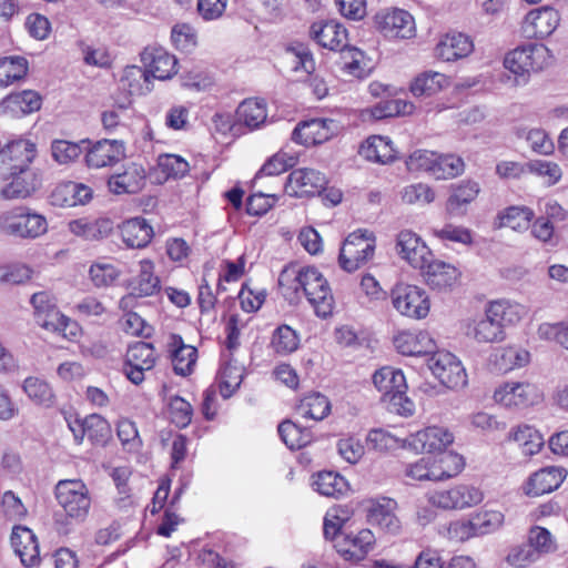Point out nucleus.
I'll return each instance as SVG.
<instances>
[{
  "label": "nucleus",
  "instance_id": "nucleus-40",
  "mask_svg": "<svg viewBox=\"0 0 568 568\" xmlns=\"http://www.w3.org/2000/svg\"><path fill=\"white\" fill-rule=\"evenodd\" d=\"M464 159L454 153L440 154L436 152V161L433 166L435 180H450L460 176L465 172Z\"/></svg>",
  "mask_w": 568,
  "mask_h": 568
},
{
  "label": "nucleus",
  "instance_id": "nucleus-39",
  "mask_svg": "<svg viewBox=\"0 0 568 568\" xmlns=\"http://www.w3.org/2000/svg\"><path fill=\"white\" fill-rule=\"evenodd\" d=\"M267 118L266 104L263 100L247 99L236 109V119L239 122L250 129H256L265 122Z\"/></svg>",
  "mask_w": 568,
  "mask_h": 568
},
{
  "label": "nucleus",
  "instance_id": "nucleus-41",
  "mask_svg": "<svg viewBox=\"0 0 568 568\" xmlns=\"http://www.w3.org/2000/svg\"><path fill=\"white\" fill-rule=\"evenodd\" d=\"M121 83L123 88L128 89L130 94L143 95L152 90L151 77L144 67H126L123 71Z\"/></svg>",
  "mask_w": 568,
  "mask_h": 568
},
{
  "label": "nucleus",
  "instance_id": "nucleus-63",
  "mask_svg": "<svg viewBox=\"0 0 568 568\" xmlns=\"http://www.w3.org/2000/svg\"><path fill=\"white\" fill-rule=\"evenodd\" d=\"M82 153L81 143L65 140H54L51 144V154L59 164H68L77 160Z\"/></svg>",
  "mask_w": 568,
  "mask_h": 568
},
{
  "label": "nucleus",
  "instance_id": "nucleus-6",
  "mask_svg": "<svg viewBox=\"0 0 568 568\" xmlns=\"http://www.w3.org/2000/svg\"><path fill=\"white\" fill-rule=\"evenodd\" d=\"M55 498L64 509L67 516L78 523H82L91 506L89 489L82 480L63 479L55 485Z\"/></svg>",
  "mask_w": 568,
  "mask_h": 568
},
{
  "label": "nucleus",
  "instance_id": "nucleus-22",
  "mask_svg": "<svg viewBox=\"0 0 568 568\" xmlns=\"http://www.w3.org/2000/svg\"><path fill=\"white\" fill-rule=\"evenodd\" d=\"M399 355H437L439 348L427 332H398L393 338Z\"/></svg>",
  "mask_w": 568,
  "mask_h": 568
},
{
  "label": "nucleus",
  "instance_id": "nucleus-31",
  "mask_svg": "<svg viewBox=\"0 0 568 568\" xmlns=\"http://www.w3.org/2000/svg\"><path fill=\"white\" fill-rule=\"evenodd\" d=\"M485 310L503 331L507 326L519 323L526 314L521 304L504 298L488 302Z\"/></svg>",
  "mask_w": 568,
  "mask_h": 568
},
{
  "label": "nucleus",
  "instance_id": "nucleus-34",
  "mask_svg": "<svg viewBox=\"0 0 568 568\" xmlns=\"http://www.w3.org/2000/svg\"><path fill=\"white\" fill-rule=\"evenodd\" d=\"M507 440L517 443L525 456H532L544 446L541 434L529 425H519L510 429Z\"/></svg>",
  "mask_w": 568,
  "mask_h": 568
},
{
  "label": "nucleus",
  "instance_id": "nucleus-10",
  "mask_svg": "<svg viewBox=\"0 0 568 568\" xmlns=\"http://www.w3.org/2000/svg\"><path fill=\"white\" fill-rule=\"evenodd\" d=\"M36 158V145L30 141L19 140L0 149V179L7 181L16 172L30 169Z\"/></svg>",
  "mask_w": 568,
  "mask_h": 568
},
{
  "label": "nucleus",
  "instance_id": "nucleus-27",
  "mask_svg": "<svg viewBox=\"0 0 568 568\" xmlns=\"http://www.w3.org/2000/svg\"><path fill=\"white\" fill-rule=\"evenodd\" d=\"M426 284L434 290H447L453 287L458 278L459 271L452 264L439 260L429 258L425 267L419 268Z\"/></svg>",
  "mask_w": 568,
  "mask_h": 568
},
{
  "label": "nucleus",
  "instance_id": "nucleus-18",
  "mask_svg": "<svg viewBox=\"0 0 568 568\" xmlns=\"http://www.w3.org/2000/svg\"><path fill=\"white\" fill-rule=\"evenodd\" d=\"M143 67L151 79L168 80L178 73V60L161 47H146L141 53Z\"/></svg>",
  "mask_w": 568,
  "mask_h": 568
},
{
  "label": "nucleus",
  "instance_id": "nucleus-2",
  "mask_svg": "<svg viewBox=\"0 0 568 568\" xmlns=\"http://www.w3.org/2000/svg\"><path fill=\"white\" fill-rule=\"evenodd\" d=\"M550 51L540 43H530L518 47L508 52L504 59V67L514 74V85L526 84L530 72L546 68L550 62Z\"/></svg>",
  "mask_w": 568,
  "mask_h": 568
},
{
  "label": "nucleus",
  "instance_id": "nucleus-59",
  "mask_svg": "<svg viewBox=\"0 0 568 568\" xmlns=\"http://www.w3.org/2000/svg\"><path fill=\"white\" fill-rule=\"evenodd\" d=\"M414 105L405 100H386L377 103L371 111L372 116L375 119H384L396 115L410 114Z\"/></svg>",
  "mask_w": 568,
  "mask_h": 568
},
{
  "label": "nucleus",
  "instance_id": "nucleus-26",
  "mask_svg": "<svg viewBox=\"0 0 568 568\" xmlns=\"http://www.w3.org/2000/svg\"><path fill=\"white\" fill-rule=\"evenodd\" d=\"M124 144L118 140H101L95 142L85 154L89 168L100 169L110 166L124 158Z\"/></svg>",
  "mask_w": 568,
  "mask_h": 568
},
{
  "label": "nucleus",
  "instance_id": "nucleus-16",
  "mask_svg": "<svg viewBox=\"0 0 568 568\" xmlns=\"http://www.w3.org/2000/svg\"><path fill=\"white\" fill-rule=\"evenodd\" d=\"M560 16L551 7H541L529 11L523 21V32L527 38L544 39L558 28Z\"/></svg>",
  "mask_w": 568,
  "mask_h": 568
},
{
  "label": "nucleus",
  "instance_id": "nucleus-8",
  "mask_svg": "<svg viewBox=\"0 0 568 568\" xmlns=\"http://www.w3.org/2000/svg\"><path fill=\"white\" fill-rule=\"evenodd\" d=\"M342 130L338 121L328 118H316L300 122L292 132V140L304 146L323 144Z\"/></svg>",
  "mask_w": 568,
  "mask_h": 568
},
{
  "label": "nucleus",
  "instance_id": "nucleus-17",
  "mask_svg": "<svg viewBox=\"0 0 568 568\" xmlns=\"http://www.w3.org/2000/svg\"><path fill=\"white\" fill-rule=\"evenodd\" d=\"M428 368L448 388L458 389L467 385L466 368L458 357H428Z\"/></svg>",
  "mask_w": 568,
  "mask_h": 568
},
{
  "label": "nucleus",
  "instance_id": "nucleus-43",
  "mask_svg": "<svg viewBox=\"0 0 568 568\" xmlns=\"http://www.w3.org/2000/svg\"><path fill=\"white\" fill-rule=\"evenodd\" d=\"M28 73V61L23 57L13 55L0 59V87H8L23 79Z\"/></svg>",
  "mask_w": 568,
  "mask_h": 568
},
{
  "label": "nucleus",
  "instance_id": "nucleus-14",
  "mask_svg": "<svg viewBox=\"0 0 568 568\" xmlns=\"http://www.w3.org/2000/svg\"><path fill=\"white\" fill-rule=\"evenodd\" d=\"M327 181L323 173L315 169L303 168L290 173L285 192L290 196L303 197L320 194Z\"/></svg>",
  "mask_w": 568,
  "mask_h": 568
},
{
  "label": "nucleus",
  "instance_id": "nucleus-35",
  "mask_svg": "<svg viewBox=\"0 0 568 568\" xmlns=\"http://www.w3.org/2000/svg\"><path fill=\"white\" fill-rule=\"evenodd\" d=\"M41 97L33 90L11 93L2 100V106L13 115L28 114L41 106Z\"/></svg>",
  "mask_w": 568,
  "mask_h": 568
},
{
  "label": "nucleus",
  "instance_id": "nucleus-54",
  "mask_svg": "<svg viewBox=\"0 0 568 568\" xmlns=\"http://www.w3.org/2000/svg\"><path fill=\"white\" fill-rule=\"evenodd\" d=\"M36 322L44 329L59 333L62 336L68 335V326L75 328V323L60 313L57 306L51 307L47 313H40V316Z\"/></svg>",
  "mask_w": 568,
  "mask_h": 568
},
{
  "label": "nucleus",
  "instance_id": "nucleus-53",
  "mask_svg": "<svg viewBox=\"0 0 568 568\" xmlns=\"http://www.w3.org/2000/svg\"><path fill=\"white\" fill-rule=\"evenodd\" d=\"M470 517H460L444 525L439 534L454 542H464L475 537Z\"/></svg>",
  "mask_w": 568,
  "mask_h": 568
},
{
  "label": "nucleus",
  "instance_id": "nucleus-38",
  "mask_svg": "<svg viewBox=\"0 0 568 568\" xmlns=\"http://www.w3.org/2000/svg\"><path fill=\"white\" fill-rule=\"evenodd\" d=\"M314 489L323 496L338 498L348 490L346 479L335 471H320L313 479Z\"/></svg>",
  "mask_w": 568,
  "mask_h": 568
},
{
  "label": "nucleus",
  "instance_id": "nucleus-13",
  "mask_svg": "<svg viewBox=\"0 0 568 568\" xmlns=\"http://www.w3.org/2000/svg\"><path fill=\"white\" fill-rule=\"evenodd\" d=\"M377 28L390 39H409L415 34L414 18L402 9H386L375 16Z\"/></svg>",
  "mask_w": 568,
  "mask_h": 568
},
{
  "label": "nucleus",
  "instance_id": "nucleus-36",
  "mask_svg": "<svg viewBox=\"0 0 568 568\" xmlns=\"http://www.w3.org/2000/svg\"><path fill=\"white\" fill-rule=\"evenodd\" d=\"M296 413L305 419L323 420L331 413V403L325 395L311 393L301 399Z\"/></svg>",
  "mask_w": 568,
  "mask_h": 568
},
{
  "label": "nucleus",
  "instance_id": "nucleus-24",
  "mask_svg": "<svg viewBox=\"0 0 568 568\" xmlns=\"http://www.w3.org/2000/svg\"><path fill=\"white\" fill-rule=\"evenodd\" d=\"M566 478V470L561 467L549 466L535 471L524 486L528 496L537 497L557 489Z\"/></svg>",
  "mask_w": 568,
  "mask_h": 568
},
{
  "label": "nucleus",
  "instance_id": "nucleus-21",
  "mask_svg": "<svg viewBox=\"0 0 568 568\" xmlns=\"http://www.w3.org/2000/svg\"><path fill=\"white\" fill-rule=\"evenodd\" d=\"M396 250L398 255L414 268H423L432 257L425 242L414 232L405 230L397 235Z\"/></svg>",
  "mask_w": 568,
  "mask_h": 568
},
{
  "label": "nucleus",
  "instance_id": "nucleus-15",
  "mask_svg": "<svg viewBox=\"0 0 568 568\" xmlns=\"http://www.w3.org/2000/svg\"><path fill=\"white\" fill-rule=\"evenodd\" d=\"M146 184L145 169L138 163L130 162L122 166V171L113 173L108 179L109 191L113 194H136Z\"/></svg>",
  "mask_w": 568,
  "mask_h": 568
},
{
  "label": "nucleus",
  "instance_id": "nucleus-11",
  "mask_svg": "<svg viewBox=\"0 0 568 568\" xmlns=\"http://www.w3.org/2000/svg\"><path fill=\"white\" fill-rule=\"evenodd\" d=\"M398 503L389 497L371 499L366 507L367 521L382 531L396 536L402 532L403 525L397 516Z\"/></svg>",
  "mask_w": 568,
  "mask_h": 568
},
{
  "label": "nucleus",
  "instance_id": "nucleus-55",
  "mask_svg": "<svg viewBox=\"0 0 568 568\" xmlns=\"http://www.w3.org/2000/svg\"><path fill=\"white\" fill-rule=\"evenodd\" d=\"M271 345L277 354H291L297 349L300 338L294 329L282 325L273 333Z\"/></svg>",
  "mask_w": 568,
  "mask_h": 568
},
{
  "label": "nucleus",
  "instance_id": "nucleus-12",
  "mask_svg": "<svg viewBox=\"0 0 568 568\" xmlns=\"http://www.w3.org/2000/svg\"><path fill=\"white\" fill-rule=\"evenodd\" d=\"M454 442V435L446 427L430 426L405 438L407 447L416 453H440Z\"/></svg>",
  "mask_w": 568,
  "mask_h": 568
},
{
  "label": "nucleus",
  "instance_id": "nucleus-45",
  "mask_svg": "<svg viewBox=\"0 0 568 568\" xmlns=\"http://www.w3.org/2000/svg\"><path fill=\"white\" fill-rule=\"evenodd\" d=\"M527 544L531 547L538 559L557 549L555 537L548 529L541 526L530 527L527 534Z\"/></svg>",
  "mask_w": 568,
  "mask_h": 568
},
{
  "label": "nucleus",
  "instance_id": "nucleus-7",
  "mask_svg": "<svg viewBox=\"0 0 568 568\" xmlns=\"http://www.w3.org/2000/svg\"><path fill=\"white\" fill-rule=\"evenodd\" d=\"M394 308L402 315L414 320L425 318L430 311V301L419 286L399 283L390 293Z\"/></svg>",
  "mask_w": 568,
  "mask_h": 568
},
{
  "label": "nucleus",
  "instance_id": "nucleus-44",
  "mask_svg": "<svg viewBox=\"0 0 568 568\" xmlns=\"http://www.w3.org/2000/svg\"><path fill=\"white\" fill-rule=\"evenodd\" d=\"M156 171L161 174L158 178L160 183L169 179H179L189 171V163L175 154H161L158 158Z\"/></svg>",
  "mask_w": 568,
  "mask_h": 568
},
{
  "label": "nucleus",
  "instance_id": "nucleus-19",
  "mask_svg": "<svg viewBox=\"0 0 568 568\" xmlns=\"http://www.w3.org/2000/svg\"><path fill=\"white\" fill-rule=\"evenodd\" d=\"M375 535L369 529H361L356 534L338 536L334 547L345 559L362 560L375 546Z\"/></svg>",
  "mask_w": 568,
  "mask_h": 568
},
{
  "label": "nucleus",
  "instance_id": "nucleus-23",
  "mask_svg": "<svg viewBox=\"0 0 568 568\" xmlns=\"http://www.w3.org/2000/svg\"><path fill=\"white\" fill-rule=\"evenodd\" d=\"M311 37L323 48L332 51H343L347 48V30L337 21L314 22Z\"/></svg>",
  "mask_w": 568,
  "mask_h": 568
},
{
  "label": "nucleus",
  "instance_id": "nucleus-58",
  "mask_svg": "<svg viewBox=\"0 0 568 568\" xmlns=\"http://www.w3.org/2000/svg\"><path fill=\"white\" fill-rule=\"evenodd\" d=\"M243 379V368L227 362L221 369V383L219 385L220 394L223 398H229L240 387Z\"/></svg>",
  "mask_w": 568,
  "mask_h": 568
},
{
  "label": "nucleus",
  "instance_id": "nucleus-52",
  "mask_svg": "<svg viewBox=\"0 0 568 568\" xmlns=\"http://www.w3.org/2000/svg\"><path fill=\"white\" fill-rule=\"evenodd\" d=\"M23 390L38 405L51 406L54 402L51 386L38 377H28L23 383Z\"/></svg>",
  "mask_w": 568,
  "mask_h": 568
},
{
  "label": "nucleus",
  "instance_id": "nucleus-30",
  "mask_svg": "<svg viewBox=\"0 0 568 568\" xmlns=\"http://www.w3.org/2000/svg\"><path fill=\"white\" fill-rule=\"evenodd\" d=\"M474 50L473 40L464 33L444 36L435 48L436 57L444 61H455L467 57Z\"/></svg>",
  "mask_w": 568,
  "mask_h": 568
},
{
  "label": "nucleus",
  "instance_id": "nucleus-33",
  "mask_svg": "<svg viewBox=\"0 0 568 568\" xmlns=\"http://www.w3.org/2000/svg\"><path fill=\"white\" fill-rule=\"evenodd\" d=\"M467 335L477 343L491 344L504 341L505 333L493 317L485 311L483 317L467 325Z\"/></svg>",
  "mask_w": 568,
  "mask_h": 568
},
{
  "label": "nucleus",
  "instance_id": "nucleus-32",
  "mask_svg": "<svg viewBox=\"0 0 568 568\" xmlns=\"http://www.w3.org/2000/svg\"><path fill=\"white\" fill-rule=\"evenodd\" d=\"M120 231L123 242L131 248L145 247L153 236L152 226L142 217L124 221L120 226Z\"/></svg>",
  "mask_w": 568,
  "mask_h": 568
},
{
  "label": "nucleus",
  "instance_id": "nucleus-61",
  "mask_svg": "<svg viewBox=\"0 0 568 568\" xmlns=\"http://www.w3.org/2000/svg\"><path fill=\"white\" fill-rule=\"evenodd\" d=\"M539 559L526 542L509 547L505 561L515 568H527Z\"/></svg>",
  "mask_w": 568,
  "mask_h": 568
},
{
  "label": "nucleus",
  "instance_id": "nucleus-60",
  "mask_svg": "<svg viewBox=\"0 0 568 568\" xmlns=\"http://www.w3.org/2000/svg\"><path fill=\"white\" fill-rule=\"evenodd\" d=\"M367 443L374 449L379 452L393 450L398 447H407L405 439L400 440L383 428L372 429L367 435Z\"/></svg>",
  "mask_w": 568,
  "mask_h": 568
},
{
  "label": "nucleus",
  "instance_id": "nucleus-50",
  "mask_svg": "<svg viewBox=\"0 0 568 568\" xmlns=\"http://www.w3.org/2000/svg\"><path fill=\"white\" fill-rule=\"evenodd\" d=\"M153 263L149 260L140 262V273L133 292L140 296L153 295L160 288V280L153 275Z\"/></svg>",
  "mask_w": 568,
  "mask_h": 568
},
{
  "label": "nucleus",
  "instance_id": "nucleus-20",
  "mask_svg": "<svg viewBox=\"0 0 568 568\" xmlns=\"http://www.w3.org/2000/svg\"><path fill=\"white\" fill-rule=\"evenodd\" d=\"M0 195L4 200L27 199L36 193L41 186V176L33 168L16 172L3 181Z\"/></svg>",
  "mask_w": 568,
  "mask_h": 568
},
{
  "label": "nucleus",
  "instance_id": "nucleus-64",
  "mask_svg": "<svg viewBox=\"0 0 568 568\" xmlns=\"http://www.w3.org/2000/svg\"><path fill=\"white\" fill-rule=\"evenodd\" d=\"M537 333L541 339L555 341L568 351V318L558 323H542Z\"/></svg>",
  "mask_w": 568,
  "mask_h": 568
},
{
  "label": "nucleus",
  "instance_id": "nucleus-62",
  "mask_svg": "<svg viewBox=\"0 0 568 568\" xmlns=\"http://www.w3.org/2000/svg\"><path fill=\"white\" fill-rule=\"evenodd\" d=\"M402 200L407 204L426 205L435 200L434 190L425 183H415L405 186L402 192Z\"/></svg>",
  "mask_w": 568,
  "mask_h": 568
},
{
  "label": "nucleus",
  "instance_id": "nucleus-57",
  "mask_svg": "<svg viewBox=\"0 0 568 568\" xmlns=\"http://www.w3.org/2000/svg\"><path fill=\"white\" fill-rule=\"evenodd\" d=\"M85 433L93 444L103 445L111 436V426L108 420L99 414H91L84 418Z\"/></svg>",
  "mask_w": 568,
  "mask_h": 568
},
{
  "label": "nucleus",
  "instance_id": "nucleus-28",
  "mask_svg": "<svg viewBox=\"0 0 568 568\" xmlns=\"http://www.w3.org/2000/svg\"><path fill=\"white\" fill-rule=\"evenodd\" d=\"M359 154L369 162L390 164L398 158L393 141L385 135H371L359 146Z\"/></svg>",
  "mask_w": 568,
  "mask_h": 568
},
{
  "label": "nucleus",
  "instance_id": "nucleus-9",
  "mask_svg": "<svg viewBox=\"0 0 568 568\" xmlns=\"http://www.w3.org/2000/svg\"><path fill=\"white\" fill-rule=\"evenodd\" d=\"M493 397L497 404L518 410L535 406L542 400L539 388L530 383H505L495 389Z\"/></svg>",
  "mask_w": 568,
  "mask_h": 568
},
{
  "label": "nucleus",
  "instance_id": "nucleus-46",
  "mask_svg": "<svg viewBox=\"0 0 568 568\" xmlns=\"http://www.w3.org/2000/svg\"><path fill=\"white\" fill-rule=\"evenodd\" d=\"M278 435L290 449H300L312 440L311 432L303 429L291 420L282 422L277 427Z\"/></svg>",
  "mask_w": 568,
  "mask_h": 568
},
{
  "label": "nucleus",
  "instance_id": "nucleus-51",
  "mask_svg": "<svg viewBox=\"0 0 568 568\" xmlns=\"http://www.w3.org/2000/svg\"><path fill=\"white\" fill-rule=\"evenodd\" d=\"M297 163V155L286 151H280L270 158L256 173L255 179L261 176L278 175Z\"/></svg>",
  "mask_w": 568,
  "mask_h": 568
},
{
  "label": "nucleus",
  "instance_id": "nucleus-56",
  "mask_svg": "<svg viewBox=\"0 0 568 568\" xmlns=\"http://www.w3.org/2000/svg\"><path fill=\"white\" fill-rule=\"evenodd\" d=\"M527 173L544 179L546 184L549 186L557 184L562 178V170L560 165L556 162L546 160L529 161Z\"/></svg>",
  "mask_w": 568,
  "mask_h": 568
},
{
  "label": "nucleus",
  "instance_id": "nucleus-5",
  "mask_svg": "<svg viewBox=\"0 0 568 568\" xmlns=\"http://www.w3.org/2000/svg\"><path fill=\"white\" fill-rule=\"evenodd\" d=\"M375 247L373 233L363 230L351 233L341 247L339 266L346 272H355L373 258Z\"/></svg>",
  "mask_w": 568,
  "mask_h": 568
},
{
  "label": "nucleus",
  "instance_id": "nucleus-37",
  "mask_svg": "<svg viewBox=\"0 0 568 568\" xmlns=\"http://www.w3.org/2000/svg\"><path fill=\"white\" fill-rule=\"evenodd\" d=\"M375 387L383 393V400L399 389H406L405 376L399 369L389 366L382 367L373 375Z\"/></svg>",
  "mask_w": 568,
  "mask_h": 568
},
{
  "label": "nucleus",
  "instance_id": "nucleus-1",
  "mask_svg": "<svg viewBox=\"0 0 568 568\" xmlns=\"http://www.w3.org/2000/svg\"><path fill=\"white\" fill-rule=\"evenodd\" d=\"M278 285L286 300L293 302L302 292L318 317L332 315L333 293L327 280L316 267L290 264L280 273Z\"/></svg>",
  "mask_w": 568,
  "mask_h": 568
},
{
  "label": "nucleus",
  "instance_id": "nucleus-3",
  "mask_svg": "<svg viewBox=\"0 0 568 568\" xmlns=\"http://www.w3.org/2000/svg\"><path fill=\"white\" fill-rule=\"evenodd\" d=\"M47 219L27 206L0 213V233L20 240H34L47 233Z\"/></svg>",
  "mask_w": 568,
  "mask_h": 568
},
{
  "label": "nucleus",
  "instance_id": "nucleus-47",
  "mask_svg": "<svg viewBox=\"0 0 568 568\" xmlns=\"http://www.w3.org/2000/svg\"><path fill=\"white\" fill-rule=\"evenodd\" d=\"M535 213L527 206H510L499 216L500 226L521 232L528 230Z\"/></svg>",
  "mask_w": 568,
  "mask_h": 568
},
{
  "label": "nucleus",
  "instance_id": "nucleus-4",
  "mask_svg": "<svg viewBox=\"0 0 568 568\" xmlns=\"http://www.w3.org/2000/svg\"><path fill=\"white\" fill-rule=\"evenodd\" d=\"M484 498L480 487L465 483L435 489L426 495L428 504L442 510H465L479 505Z\"/></svg>",
  "mask_w": 568,
  "mask_h": 568
},
{
  "label": "nucleus",
  "instance_id": "nucleus-48",
  "mask_svg": "<svg viewBox=\"0 0 568 568\" xmlns=\"http://www.w3.org/2000/svg\"><path fill=\"white\" fill-rule=\"evenodd\" d=\"M215 133L222 136V140L215 136V143L229 145L242 134V124L234 119L232 112H217L215 113Z\"/></svg>",
  "mask_w": 568,
  "mask_h": 568
},
{
  "label": "nucleus",
  "instance_id": "nucleus-49",
  "mask_svg": "<svg viewBox=\"0 0 568 568\" xmlns=\"http://www.w3.org/2000/svg\"><path fill=\"white\" fill-rule=\"evenodd\" d=\"M447 79L439 72H426L418 75L410 85L415 97L432 95L437 93L446 84Z\"/></svg>",
  "mask_w": 568,
  "mask_h": 568
},
{
  "label": "nucleus",
  "instance_id": "nucleus-25",
  "mask_svg": "<svg viewBox=\"0 0 568 568\" xmlns=\"http://www.w3.org/2000/svg\"><path fill=\"white\" fill-rule=\"evenodd\" d=\"M479 192V184L471 180L452 184L445 205L447 214L449 216H464L467 213L468 205L475 201Z\"/></svg>",
  "mask_w": 568,
  "mask_h": 568
},
{
  "label": "nucleus",
  "instance_id": "nucleus-42",
  "mask_svg": "<svg viewBox=\"0 0 568 568\" xmlns=\"http://www.w3.org/2000/svg\"><path fill=\"white\" fill-rule=\"evenodd\" d=\"M475 537H481L498 530L504 524V514L499 510L481 509L469 515Z\"/></svg>",
  "mask_w": 568,
  "mask_h": 568
},
{
  "label": "nucleus",
  "instance_id": "nucleus-29",
  "mask_svg": "<svg viewBox=\"0 0 568 568\" xmlns=\"http://www.w3.org/2000/svg\"><path fill=\"white\" fill-rule=\"evenodd\" d=\"M11 545L23 566L32 567L40 561L39 545L29 528L14 527L11 534Z\"/></svg>",
  "mask_w": 568,
  "mask_h": 568
}]
</instances>
